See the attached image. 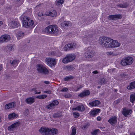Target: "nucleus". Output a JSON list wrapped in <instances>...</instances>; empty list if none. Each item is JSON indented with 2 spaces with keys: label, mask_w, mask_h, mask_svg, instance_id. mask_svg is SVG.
Here are the masks:
<instances>
[{
  "label": "nucleus",
  "mask_w": 135,
  "mask_h": 135,
  "mask_svg": "<svg viewBox=\"0 0 135 135\" xmlns=\"http://www.w3.org/2000/svg\"><path fill=\"white\" fill-rule=\"evenodd\" d=\"M118 6L120 7L126 8L127 7L128 4L127 3H126L123 4H119Z\"/></svg>",
  "instance_id": "nucleus-40"
},
{
  "label": "nucleus",
  "mask_w": 135,
  "mask_h": 135,
  "mask_svg": "<svg viewBox=\"0 0 135 135\" xmlns=\"http://www.w3.org/2000/svg\"><path fill=\"white\" fill-rule=\"evenodd\" d=\"M130 135H135V133H133V132L131 133H130Z\"/></svg>",
  "instance_id": "nucleus-58"
},
{
  "label": "nucleus",
  "mask_w": 135,
  "mask_h": 135,
  "mask_svg": "<svg viewBox=\"0 0 135 135\" xmlns=\"http://www.w3.org/2000/svg\"><path fill=\"white\" fill-rule=\"evenodd\" d=\"M130 99L131 102L133 103L135 100V93H132L131 95Z\"/></svg>",
  "instance_id": "nucleus-35"
},
{
  "label": "nucleus",
  "mask_w": 135,
  "mask_h": 135,
  "mask_svg": "<svg viewBox=\"0 0 135 135\" xmlns=\"http://www.w3.org/2000/svg\"><path fill=\"white\" fill-rule=\"evenodd\" d=\"M70 24V22L65 21L61 23V27L63 28H65L67 27Z\"/></svg>",
  "instance_id": "nucleus-22"
},
{
  "label": "nucleus",
  "mask_w": 135,
  "mask_h": 135,
  "mask_svg": "<svg viewBox=\"0 0 135 135\" xmlns=\"http://www.w3.org/2000/svg\"><path fill=\"white\" fill-rule=\"evenodd\" d=\"M97 119L98 121H100L101 119V118L99 117H98L97 118Z\"/></svg>",
  "instance_id": "nucleus-54"
},
{
  "label": "nucleus",
  "mask_w": 135,
  "mask_h": 135,
  "mask_svg": "<svg viewBox=\"0 0 135 135\" xmlns=\"http://www.w3.org/2000/svg\"><path fill=\"white\" fill-rule=\"evenodd\" d=\"M45 31L46 33L55 36L57 35L59 32L58 28L56 25L48 26L45 28Z\"/></svg>",
  "instance_id": "nucleus-1"
},
{
  "label": "nucleus",
  "mask_w": 135,
  "mask_h": 135,
  "mask_svg": "<svg viewBox=\"0 0 135 135\" xmlns=\"http://www.w3.org/2000/svg\"><path fill=\"white\" fill-rule=\"evenodd\" d=\"M44 93L50 94H51L52 91L51 90H49L47 91H44Z\"/></svg>",
  "instance_id": "nucleus-49"
},
{
  "label": "nucleus",
  "mask_w": 135,
  "mask_h": 135,
  "mask_svg": "<svg viewBox=\"0 0 135 135\" xmlns=\"http://www.w3.org/2000/svg\"><path fill=\"white\" fill-rule=\"evenodd\" d=\"M122 17V15H115L109 16L108 17V19L109 20H115V19H120Z\"/></svg>",
  "instance_id": "nucleus-16"
},
{
  "label": "nucleus",
  "mask_w": 135,
  "mask_h": 135,
  "mask_svg": "<svg viewBox=\"0 0 135 135\" xmlns=\"http://www.w3.org/2000/svg\"><path fill=\"white\" fill-rule=\"evenodd\" d=\"M90 93V92L89 90H84L80 93L79 94V96L81 97H83L85 96L89 95Z\"/></svg>",
  "instance_id": "nucleus-21"
},
{
  "label": "nucleus",
  "mask_w": 135,
  "mask_h": 135,
  "mask_svg": "<svg viewBox=\"0 0 135 135\" xmlns=\"http://www.w3.org/2000/svg\"><path fill=\"white\" fill-rule=\"evenodd\" d=\"M87 127V125L86 124H84V125H83L82 126V128L83 129H84L86 128Z\"/></svg>",
  "instance_id": "nucleus-50"
},
{
  "label": "nucleus",
  "mask_w": 135,
  "mask_h": 135,
  "mask_svg": "<svg viewBox=\"0 0 135 135\" xmlns=\"http://www.w3.org/2000/svg\"><path fill=\"white\" fill-rule=\"evenodd\" d=\"M57 130L55 128H49L48 130V135H54L57 134Z\"/></svg>",
  "instance_id": "nucleus-19"
},
{
  "label": "nucleus",
  "mask_w": 135,
  "mask_h": 135,
  "mask_svg": "<svg viewBox=\"0 0 135 135\" xmlns=\"http://www.w3.org/2000/svg\"><path fill=\"white\" fill-rule=\"evenodd\" d=\"M76 133V129L75 127H73L72 129V133L70 135H75Z\"/></svg>",
  "instance_id": "nucleus-41"
},
{
  "label": "nucleus",
  "mask_w": 135,
  "mask_h": 135,
  "mask_svg": "<svg viewBox=\"0 0 135 135\" xmlns=\"http://www.w3.org/2000/svg\"><path fill=\"white\" fill-rule=\"evenodd\" d=\"M38 15L39 16L41 17L43 15V14L41 13L40 12L38 13Z\"/></svg>",
  "instance_id": "nucleus-52"
},
{
  "label": "nucleus",
  "mask_w": 135,
  "mask_h": 135,
  "mask_svg": "<svg viewBox=\"0 0 135 135\" xmlns=\"http://www.w3.org/2000/svg\"><path fill=\"white\" fill-rule=\"evenodd\" d=\"M2 69V64H0V71Z\"/></svg>",
  "instance_id": "nucleus-56"
},
{
  "label": "nucleus",
  "mask_w": 135,
  "mask_h": 135,
  "mask_svg": "<svg viewBox=\"0 0 135 135\" xmlns=\"http://www.w3.org/2000/svg\"><path fill=\"white\" fill-rule=\"evenodd\" d=\"M83 87V85H79V87L78 86H77L76 88H77V89L76 90H75V91H77L79 90L80 89L82 88Z\"/></svg>",
  "instance_id": "nucleus-47"
},
{
  "label": "nucleus",
  "mask_w": 135,
  "mask_h": 135,
  "mask_svg": "<svg viewBox=\"0 0 135 135\" xmlns=\"http://www.w3.org/2000/svg\"><path fill=\"white\" fill-rule=\"evenodd\" d=\"M76 46V44L74 43H70L66 45L64 48V50L67 51L72 49H74Z\"/></svg>",
  "instance_id": "nucleus-11"
},
{
  "label": "nucleus",
  "mask_w": 135,
  "mask_h": 135,
  "mask_svg": "<svg viewBox=\"0 0 135 135\" xmlns=\"http://www.w3.org/2000/svg\"><path fill=\"white\" fill-rule=\"evenodd\" d=\"M44 83L46 84H49V82L48 81H45Z\"/></svg>",
  "instance_id": "nucleus-55"
},
{
  "label": "nucleus",
  "mask_w": 135,
  "mask_h": 135,
  "mask_svg": "<svg viewBox=\"0 0 135 135\" xmlns=\"http://www.w3.org/2000/svg\"><path fill=\"white\" fill-rule=\"evenodd\" d=\"M13 46L12 45H7L6 47V49L9 52H11L13 49Z\"/></svg>",
  "instance_id": "nucleus-33"
},
{
  "label": "nucleus",
  "mask_w": 135,
  "mask_h": 135,
  "mask_svg": "<svg viewBox=\"0 0 135 135\" xmlns=\"http://www.w3.org/2000/svg\"><path fill=\"white\" fill-rule=\"evenodd\" d=\"M64 96L66 98H69L71 97V95L69 93H67Z\"/></svg>",
  "instance_id": "nucleus-48"
},
{
  "label": "nucleus",
  "mask_w": 135,
  "mask_h": 135,
  "mask_svg": "<svg viewBox=\"0 0 135 135\" xmlns=\"http://www.w3.org/2000/svg\"><path fill=\"white\" fill-rule=\"evenodd\" d=\"M120 45V43L118 42L117 41L112 39V40L110 42V47L113 48L117 47L119 46Z\"/></svg>",
  "instance_id": "nucleus-14"
},
{
  "label": "nucleus",
  "mask_w": 135,
  "mask_h": 135,
  "mask_svg": "<svg viewBox=\"0 0 135 135\" xmlns=\"http://www.w3.org/2000/svg\"><path fill=\"white\" fill-rule=\"evenodd\" d=\"M100 86H98V88H100Z\"/></svg>",
  "instance_id": "nucleus-64"
},
{
  "label": "nucleus",
  "mask_w": 135,
  "mask_h": 135,
  "mask_svg": "<svg viewBox=\"0 0 135 135\" xmlns=\"http://www.w3.org/2000/svg\"><path fill=\"white\" fill-rule=\"evenodd\" d=\"M46 64L50 66H53L55 65L56 63V60L51 58H47L45 59Z\"/></svg>",
  "instance_id": "nucleus-9"
},
{
  "label": "nucleus",
  "mask_w": 135,
  "mask_h": 135,
  "mask_svg": "<svg viewBox=\"0 0 135 135\" xmlns=\"http://www.w3.org/2000/svg\"><path fill=\"white\" fill-rule=\"evenodd\" d=\"M108 122L112 125L114 126L117 123V117L115 116H112Z\"/></svg>",
  "instance_id": "nucleus-15"
},
{
  "label": "nucleus",
  "mask_w": 135,
  "mask_h": 135,
  "mask_svg": "<svg viewBox=\"0 0 135 135\" xmlns=\"http://www.w3.org/2000/svg\"><path fill=\"white\" fill-rule=\"evenodd\" d=\"M15 105V103L13 102L8 104H6L5 105V108L7 109H9L14 107Z\"/></svg>",
  "instance_id": "nucleus-25"
},
{
  "label": "nucleus",
  "mask_w": 135,
  "mask_h": 135,
  "mask_svg": "<svg viewBox=\"0 0 135 135\" xmlns=\"http://www.w3.org/2000/svg\"><path fill=\"white\" fill-rule=\"evenodd\" d=\"M36 69L38 73L42 74L44 75H47L49 73L48 69L42 65H37Z\"/></svg>",
  "instance_id": "nucleus-4"
},
{
  "label": "nucleus",
  "mask_w": 135,
  "mask_h": 135,
  "mask_svg": "<svg viewBox=\"0 0 135 135\" xmlns=\"http://www.w3.org/2000/svg\"><path fill=\"white\" fill-rule=\"evenodd\" d=\"M23 26L26 28L33 27L34 22L28 17H24L23 20Z\"/></svg>",
  "instance_id": "nucleus-3"
},
{
  "label": "nucleus",
  "mask_w": 135,
  "mask_h": 135,
  "mask_svg": "<svg viewBox=\"0 0 135 135\" xmlns=\"http://www.w3.org/2000/svg\"><path fill=\"white\" fill-rule=\"evenodd\" d=\"M106 81L105 79L104 78H101L98 81V83L100 85H103L106 83Z\"/></svg>",
  "instance_id": "nucleus-34"
},
{
  "label": "nucleus",
  "mask_w": 135,
  "mask_h": 135,
  "mask_svg": "<svg viewBox=\"0 0 135 135\" xmlns=\"http://www.w3.org/2000/svg\"><path fill=\"white\" fill-rule=\"evenodd\" d=\"M105 128L104 127V128H102V127H100V129H102L103 128Z\"/></svg>",
  "instance_id": "nucleus-59"
},
{
  "label": "nucleus",
  "mask_w": 135,
  "mask_h": 135,
  "mask_svg": "<svg viewBox=\"0 0 135 135\" xmlns=\"http://www.w3.org/2000/svg\"><path fill=\"white\" fill-rule=\"evenodd\" d=\"M100 102L98 100H95L89 103V104L92 107L96 106L100 104Z\"/></svg>",
  "instance_id": "nucleus-23"
},
{
  "label": "nucleus",
  "mask_w": 135,
  "mask_h": 135,
  "mask_svg": "<svg viewBox=\"0 0 135 135\" xmlns=\"http://www.w3.org/2000/svg\"><path fill=\"white\" fill-rule=\"evenodd\" d=\"M18 116V115L17 114L15 113H13L10 114L8 115V118L9 119L12 120L15 118L17 117Z\"/></svg>",
  "instance_id": "nucleus-29"
},
{
  "label": "nucleus",
  "mask_w": 135,
  "mask_h": 135,
  "mask_svg": "<svg viewBox=\"0 0 135 135\" xmlns=\"http://www.w3.org/2000/svg\"><path fill=\"white\" fill-rule=\"evenodd\" d=\"M100 111L99 109H97L95 110H93L90 111L89 112L90 114L93 115H95Z\"/></svg>",
  "instance_id": "nucleus-31"
},
{
  "label": "nucleus",
  "mask_w": 135,
  "mask_h": 135,
  "mask_svg": "<svg viewBox=\"0 0 135 135\" xmlns=\"http://www.w3.org/2000/svg\"><path fill=\"white\" fill-rule=\"evenodd\" d=\"M74 117L75 118H78L79 116V114L78 112H74L73 113Z\"/></svg>",
  "instance_id": "nucleus-43"
},
{
  "label": "nucleus",
  "mask_w": 135,
  "mask_h": 135,
  "mask_svg": "<svg viewBox=\"0 0 135 135\" xmlns=\"http://www.w3.org/2000/svg\"><path fill=\"white\" fill-rule=\"evenodd\" d=\"M20 123L19 122L15 123L12 125L9 126L8 128V129L10 131H12L17 128L20 125Z\"/></svg>",
  "instance_id": "nucleus-13"
},
{
  "label": "nucleus",
  "mask_w": 135,
  "mask_h": 135,
  "mask_svg": "<svg viewBox=\"0 0 135 135\" xmlns=\"http://www.w3.org/2000/svg\"><path fill=\"white\" fill-rule=\"evenodd\" d=\"M99 131V129H97L93 131L91 133V134L93 135H96L97 132Z\"/></svg>",
  "instance_id": "nucleus-45"
},
{
  "label": "nucleus",
  "mask_w": 135,
  "mask_h": 135,
  "mask_svg": "<svg viewBox=\"0 0 135 135\" xmlns=\"http://www.w3.org/2000/svg\"><path fill=\"white\" fill-rule=\"evenodd\" d=\"M64 68L66 70L70 71L73 70L74 68L72 65H68L65 66Z\"/></svg>",
  "instance_id": "nucleus-36"
},
{
  "label": "nucleus",
  "mask_w": 135,
  "mask_h": 135,
  "mask_svg": "<svg viewBox=\"0 0 135 135\" xmlns=\"http://www.w3.org/2000/svg\"><path fill=\"white\" fill-rule=\"evenodd\" d=\"M3 23V22L2 21H0V26L2 25Z\"/></svg>",
  "instance_id": "nucleus-57"
},
{
  "label": "nucleus",
  "mask_w": 135,
  "mask_h": 135,
  "mask_svg": "<svg viewBox=\"0 0 135 135\" xmlns=\"http://www.w3.org/2000/svg\"><path fill=\"white\" fill-rule=\"evenodd\" d=\"M117 90L115 89V91L116 92Z\"/></svg>",
  "instance_id": "nucleus-62"
},
{
  "label": "nucleus",
  "mask_w": 135,
  "mask_h": 135,
  "mask_svg": "<svg viewBox=\"0 0 135 135\" xmlns=\"http://www.w3.org/2000/svg\"><path fill=\"white\" fill-rule=\"evenodd\" d=\"M10 62L14 67H15L17 65L19 62L18 60H13L12 62L10 61Z\"/></svg>",
  "instance_id": "nucleus-37"
},
{
  "label": "nucleus",
  "mask_w": 135,
  "mask_h": 135,
  "mask_svg": "<svg viewBox=\"0 0 135 135\" xmlns=\"http://www.w3.org/2000/svg\"><path fill=\"white\" fill-rule=\"evenodd\" d=\"M92 35L90 34H87L83 37L82 40L84 42L87 43L91 39Z\"/></svg>",
  "instance_id": "nucleus-17"
},
{
  "label": "nucleus",
  "mask_w": 135,
  "mask_h": 135,
  "mask_svg": "<svg viewBox=\"0 0 135 135\" xmlns=\"http://www.w3.org/2000/svg\"><path fill=\"white\" fill-rule=\"evenodd\" d=\"M16 1L17 2H18L19 1H20V0H16Z\"/></svg>",
  "instance_id": "nucleus-61"
},
{
  "label": "nucleus",
  "mask_w": 135,
  "mask_h": 135,
  "mask_svg": "<svg viewBox=\"0 0 135 135\" xmlns=\"http://www.w3.org/2000/svg\"><path fill=\"white\" fill-rule=\"evenodd\" d=\"M47 96L46 95H38L36 97V98L40 99H44L46 98Z\"/></svg>",
  "instance_id": "nucleus-39"
},
{
  "label": "nucleus",
  "mask_w": 135,
  "mask_h": 135,
  "mask_svg": "<svg viewBox=\"0 0 135 135\" xmlns=\"http://www.w3.org/2000/svg\"><path fill=\"white\" fill-rule=\"evenodd\" d=\"M73 76H67L64 78V80L65 81L73 79Z\"/></svg>",
  "instance_id": "nucleus-42"
},
{
  "label": "nucleus",
  "mask_w": 135,
  "mask_h": 135,
  "mask_svg": "<svg viewBox=\"0 0 135 135\" xmlns=\"http://www.w3.org/2000/svg\"><path fill=\"white\" fill-rule=\"evenodd\" d=\"M133 88H135V81L131 83L127 87V89L129 90H131Z\"/></svg>",
  "instance_id": "nucleus-28"
},
{
  "label": "nucleus",
  "mask_w": 135,
  "mask_h": 135,
  "mask_svg": "<svg viewBox=\"0 0 135 135\" xmlns=\"http://www.w3.org/2000/svg\"><path fill=\"white\" fill-rule=\"evenodd\" d=\"M1 122V118L0 117V122Z\"/></svg>",
  "instance_id": "nucleus-60"
},
{
  "label": "nucleus",
  "mask_w": 135,
  "mask_h": 135,
  "mask_svg": "<svg viewBox=\"0 0 135 135\" xmlns=\"http://www.w3.org/2000/svg\"><path fill=\"white\" fill-rule=\"evenodd\" d=\"M25 101L27 103L31 104L34 102V99L32 97H29L26 99Z\"/></svg>",
  "instance_id": "nucleus-24"
},
{
  "label": "nucleus",
  "mask_w": 135,
  "mask_h": 135,
  "mask_svg": "<svg viewBox=\"0 0 135 135\" xmlns=\"http://www.w3.org/2000/svg\"><path fill=\"white\" fill-rule=\"evenodd\" d=\"M106 54L108 55H114V54L113 52L112 51H108L106 53Z\"/></svg>",
  "instance_id": "nucleus-46"
},
{
  "label": "nucleus",
  "mask_w": 135,
  "mask_h": 135,
  "mask_svg": "<svg viewBox=\"0 0 135 135\" xmlns=\"http://www.w3.org/2000/svg\"><path fill=\"white\" fill-rule=\"evenodd\" d=\"M24 35V33L22 31H19L18 32L16 36L17 38L20 39L22 38Z\"/></svg>",
  "instance_id": "nucleus-30"
},
{
  "label": "nucleus",
  "mask_w": 135,
  "mask_h": 135,
  "mask_svg": "<svg viewBox=\"0 0 135 135\" xmlns=\"http://www.w3.org/2000/svg\"><path fill=\"white\" fill-rule=\"evenodd\" d=\"M49 128L42 127L39 130L40 132L43 135H48Z\"/></svg>",
  "instance_id": "nucleus-18"
},
{
  "label": "nucleus",
  "mask_w": 135,
  "mask_h": 135,
  "mask_svg": "<svg viewBox=\"0 0 135 135\" xmlns=\"http://www.w3.org/2000/svg\"><path fill=\"white\" fill-rule=\"evenodd\" d=\"M111 40L112 39L109 38L103 37L99 38V42L103 47L107 48L110 47V42Z\"/></svg>",
  "instance_id": "nucleus-2"
},
{
  "label": "nucleus",
  "mask_w": 135,
  "mask_h": 135,
  "mask_svg": "<svg viewBox=\"0 0 135 135\" xmlns=\"http://www.w3.org/2000/svg\"><path fill=\"white\" fill-rule=\"evenodd\" d=\"M34 93L35 94H40L41 93V92L40 91H39L38 92H37V91L36 90L34 89Z\"/></svg>",
  "instance_id": "nucleus-51"
},
{
  "label": "nucleus",
  "mask_w": 135,
  "mask_h": 135,
  "mask_svg": "<svg viewBox=\"0 0 135 135\" xmlns=\"http://www.w3.org/2000/svg\"><path fill=\"white\" fill-rule=\"evenodd\" d=\"M72 102H72V101H70V102H71V103H72Z\"/></svg>",
  "instance_id": "nucleus-63"
},
{
  "label": "nucleus",
  "mask_w": 135,
  "mask_h": 135,
  "mask_svg": "<svg viewBox=\"0 0 135 135\" xmlns=\"http://www.w3.org/2000/svg\"><path fill=\"white\" fill-rule=\"evenodd\" d=\"M10 39V36L8 35H4L0 37V42H7L9 41Z\"/></svg>",
  "instance_id": "nucleus-12"
},
{
  "label": "nucleus",
  "mask_w": 135,
  "mask_h": 135,
  "mask_svg": "<svg viewBox=\"0 0 135 135\" xmlns=\"http://www.w3.org/2000/svg\"><path fill=\"white\" fill-rule=\"evenodd\" d=\"M75 57V56L74 54H71L67 55L62 60V62L65 64L67 63L72 61Z\"/></svg>",
  "instance_id": "nucleus-6"
},
{
  "label": "nucleus",
  "mask_w": 135,
  "mask_h": 135,
  "mask_svg": "<svg viewBox=\"0 0 135 135\" xmlns=\"http://www.w3.org/2000/svg\"><path fill=\"white\" fill-rule=\"evenodd\" d=\"M85 109L84 106L82 105H79L76 108H73V110H77L81 112L83 111Z\"/></svg>",
  "instance_id": "nucleus-20"
},
{
  "label": "nucleus",
  "mask_w": 135,
  "mask_h": 135,
  "mask_svg": "<svg viewBox=\"0 0 135 135\" xmlns=\"http://www.w3.org/2000/svg\"><path fill=\"white\" fill-rule=\"evenodd\" d=\"M8 26L11 28H17L20 26V24L17 20L10 21L8 23Z\"/></svg>",
  "instance_id": "nucleus-8"
},
{
  "label": "nucleus",
  "mask_w": 135,
  "mask_h": 135,
  "mask_svg": "<svg viewBox=\"0 0 135 135\" xmlns=\"http://www.w3.org/2000/svg\"><path fill=\"white\" fill-rule=\"evenodd\" d=\"M69 89L68 88L66 87H64L62 89H61L60 91L61 92H67L68 91Z\"/></svg>",
  "instance_id": "nucleus-44"
},
{
  "label": "nucleus",
  "mask_w": 135,
  "mask_h": 135,
  "mask_svg": "<svg viewBox=\"0 0 135 135\" xmlns=\"http://www.w3.org/2000/svg\"><path fill=\"white\" fill-rule=\"evenodd\" d=\"M93 73L94 74H97L98 73V72L97 70H95L93 72Z\"/></svg>",
  "instance_id": "nucleus-53"
},
{
  "label": "nucleus",
  "mask_w": 135,
  "mask_h": 135,
  "mask_svg": "<svg viewBox=\"0 0 135 135\" xmlns=\"http://www.w3.org/2000/svg\"><path fill=\"white\" fill-rule=\"evenodd\" d=\"M47 14L48 15L52 17H54L56 15L57 12L56 11L53 10L49 12Z\"/></svg>",
  "instance_id": "nucleus-32"
},
{
  "label": "nucleus",
  "mask_w": 135,
  "mask_h": 135,
  "mask_svg": "<svg viewBox=\"0 0 135 135\" xmlns=\"http://www.w3.org/2000/svg\"><path fill=\"white\" fill-rule=\"evenodd\" d=\"M49 54L50 56H55L56 55L57 56H60L61 55V53L60 52H59V53L58 54H56V53L55 52L52 51H51L49 53Z\"/></svg>",
  "instance_id": "nucleus-38"
},
{
  "label": "nucleus",
  "mask_w": 135,
  "mask_h": 135,
  "mask_svg": "<svg viewBox=\"0 0 135 135\" xmlns=\"http://www.w3.org/2000/svg\"><path fill=\"white\" fill-rule=\"evenodd\" d=\"M59 104V102L57 100H54L47 105L45 108L49 110L53 109Z\"/></svg>",
  "instance_id": "nucleus-7"
},
{
  "label": "nucleus",
  "mask_w": 135,
  "mask_h": 135,
  "mask_svg": "<svg viewBox=\"0 0 135 135\" xmlns=\"http://www.w3.org/2000/svg\"><path fill=\"white\" fill-rule=\"evenodd\" d=\"M131 110L124 109L122 112V113L124 116H126L127 115H129L131 113Z\"/></svg>",
  "instance_id": "nucleus-26"
},
{
  "label": "nucleus",
  "mask_w": 135,
  "mask_h": 135,
  "mask_svg": "<svg viewBox=\"0 0 135 135\" xmlns=\"http://www.w3.org/2000/svg\"><path fill=\"white\" fill-rule=\"evenodd\" d=\"M64 0H56L55 2V4L57 6H61L64 3Z\"/></svg>",
  "instance_id": "nucleus-27"
},
{
  "label": "nucleus",
  "mask_w": 135,
  "mask_h": 135,
  "mask_svg": "<svg viewBox=\"0 0 135 135\" xmlns=\"http://www.w3.org/2000/svg\"><path fill=\"white\" fill-rule=\"evenodd\" d=\"M133 58L131 56H128L122 59L120 62L121 65L126 66L131 64L133 62Z\"/></svg>",
  "instance_id": "nucleus-5"
},
{
  "label": "nucleus",
  "mask_w": 135,
  "mask_h": 135,
  "mask_svg": "<svg viewBox=\"0 0 135 135\" xmlns=\"http://www.w3.org/2000/svg\"><path fill=\"white\" fill-rule=\"evenodd\" d=\"M89 48V49L86 51L84 54V56L86 58H90L92 57L94 55V52L93 51L90 50Z\"/></svg>",
  "instance_id": "nucleus-10"
}]
</instances>
